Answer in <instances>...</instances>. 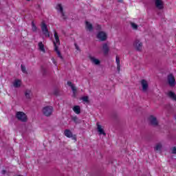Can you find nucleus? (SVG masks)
Instances as JSON below:
<instances>
[{
	"label": "nucleus",
	"instance_id": "nucleus-1",
	"mask_svg": "<svg viewBox=\"0 0 176 176\" xmlns=\"http://www.w3.org/2000/svg\"><path fill=\"white\" fill-rule=\"evenodd\" d=\"M54 36L55 38V41H54V50L57 53L58 56L60 58H63V56H61V54L60 53V50H58V47L60 46V38L57 32H54Z\"/></svg>",
	"mask_w": 176,
	"mask_h": 176
},
{
	"label": "nucleus",
	"instance_id": "nucleus-2",
	"mask_svg": "<svg viewBox=\"0 0 176 176\" xmlns=\"http://www.w3.org/2000/svg\"><path fill=\"white\" fill-rule=\"evenodd\" d=\"M41 31L46 38H49V36H50L49 30H47V25H46V23H45V21H43L41 23Z\"/></svg>",
	"mask_w": 176,
	"mask_h": 176
},
{
	"label": "nucleus",
	"instance_id": "nucleus-3",
	"mask_svg": "<svg viewBox=\"0 0 176 176\" xmlns=\"http://www.w3.org/2000/svg\"><path fill=\"white\" fill-rule=\"evenodd\" d=\"M43 113L45 116H50L53 113V107L47 106L43 109Z\"/></svg>",
	"mask_w": 176,
	"mask_h": 176
},
{
	"label": "nucleus",
	"instance_id": "nucleus-4",
	"mask_svg": "<svg viewBox=\"0 0 176 176\" xmlns=\"http://www.w3.org/2000/svg\"><path fill=\"white\" fill-rule=\"evenodd\" d=\"M16 118L21 122H27V115L24 112L19 111L16 113Z\"/></svg>",
	"mask_w": 176,
	"mask_h": 176
},
{
	"label": "nucleus",
	"instance_id": "nucleus-5",
	"mask_svg": "<svg viewBox=\"0 0 176 176\" xmlns=\"http://www.w3.org/2000/svg\"><path fill=\"white\" fill-rule=\"evenodd\" d=\"M97 126V131L99 135H107V133H105V130L104 129V126L101 125L100 123L96 124Z\"/></svg>",
	"mask_w": 176,
	"mask_h": 176
},
{
	"label": "nucleus",
	"instance_id": "nucleus-6",
	"mask_svg": "<svg viewBox=\"0 0 176 176\" xmlns=\"http://www.w3.org/2000/svg\"><path fill=\"white\" fill-rule=\"evenodd\" d=\"M97 38L99 39V41H107L108 36L104 32H99L97 34Z\"/></svg>",
	"mask_w": 176,
	"mask_h": 176
},
{
	"label": "nucleus",
	"instance_id": "nucleus-7",
	"mask_svg": "<svg viewBox=\"0 0 176 176\" xmlns=\"http://www.w3.org/2000/svg\"><path fill=\"white\" fill-rule=\"evenodd\" d=\"M134 47L136 50L140 52L142 50V43L140 40H136L133 43Z\"/></svg>",
	"mask_w": 176,
	"mask_h": 176
},
{
	"label": "nucleus",
	"instance_id": "nucleus-8",
	"mask_svg": "<svg viewBox=\"0 0 176 176\" xmlns=\"http://www.w3.org/2000/svg\"><path fill=\"white\" fill-rule=\"evenodd\" d=\"M141 86H142V91H144V93L148 91V81H146V80H141Z\"/></svg>",
	"mask_w": 176,
	"mask_h": 176
},
{
	"label": "nucleus",
	"instance_id": "nucleus-9",
	"mask_svg": "<svg viewBox=\"0 0 176 176\" xmlns=\"http://www.w3.org/2000/svg\"><path fill=\"white\" fill-rule=\"evenodd\" d=\"M168 83L170 86H175V78H174V76L172 74H170L168 76Z\"/></svg>",
	"mask_w": 176,
	"mask_h": 176
},
{
	"label": "nucleus",
	"instance_id": "nucleus-10",
	"mask_svg": "<svg viewBox=\"0 0 176 176\" xmlns=\"http://www.w3.org/2000/svg\"><path fill=\"white\" fill-rule=\"evenodd\" d=\"M85 28H86L87 31L91 32V31H93V25H91V23H90L89 21H85Z\"/></svg>",
	"mask_w": 176,
	"mask_h": 176
},
{
	"label": "nucleus",
	"instance_id": "nucleus-11",
	"mask_svg": "<svg viewBox=\"0 0 176 176\" xmlns=\"http://www.w3.org/2000/svg\"><path fill=\"white\" fill-rule=\"evenodd\" d=\"M155 6L157 9H163V0H155Z\"/></svg>",
	"mask_w": 176,
	"mask_h": 176
},
{
	"label": "nucleus",
	"instance_id": "nucleus-12",
	"mask_svg": "<svg viewBox=\"0 0 176 176\" xmlns=\"http://www.w3.org/2000/svg\"><path fill=\"white\" fill-rule=\"evenodd\" d=\"M56 10H58V13H60L61 16L64 17V11H63V6L61 4H57L56 6Z\"/></svg>",
	"mask_w": 176,
	"mask_h": 176
},
{
	"label": "nucleus",
	"instance_id": "nucleus-13",
	"mask_svg": "<svg viewBox=\"0 0 176 176\" xmlns=\"http://www.w3.org/2000/svg\"><path fill=\"white\" fill-rule=\"evenodd\" d=\"M38 50H40V52H41L42 53H46V48L45 47V45H43V43H38Z\"/></svg>",
	"mask_w": 176,
	"mask_h": 176
},
{
	"label": "nucleus",
	"instance_id": "nucleus-14",
	"mask_svg": "<svg viewBox=\"0 0 176 176\" xmlns=\"http://www.w3.org/2000/svg\"><path fill=\"white\" fill-rule=\"evenodd\" d=\"M149 122L150 123H151V124H154V125L157 124V120L153 116H151L149 117Z\"/></svg>",
	"mask_w": 176,
	"mask_h": 176
},
{
	"label": "nucleus",
	"instance_id": "nucleus-15",
	"mask_svg": "<svg viewBox=\"0 0 176 176\" xmlns=\"http://www.w3.org/2000/svg\"><path fill=\"white\" fill-rule=\"evenodd\" d=\"M21 86V80L19 79L14 80L13 82V87H20Z\"/></svg>",
	"mask_w": 176,
	"mask_h": 176
},
{
	"label": "nucleus",
	"instance_id": "nucleus-16",
	"mask_svg": "<svg viewBox=\"0 0 176 176\" xmlns=\"http://www.w3.org/2000/svg\"><path fill=\"white\" fill-rule=\"evenodd\" d=\"M74 112H75L76 113V115H79V113H80V107L76 105L74 107H73L72 108Z\"/></svg>",
	"mask_w": 176,
	"mask_h": 176
},
{
	"label": "nucleus",
	"instance_id": "nucleus-17",
	"mask_svg": "<svg viewBox=\"0 0 176 176\" xmlns=\"http://www.w3.org/2000/svg\"><path fill=\"white\" fill-rule=\"evenodd\" d=\"M64 135H65V137H67V138H72V132H71V131L66 129L64 131Z\"/></svg>",
	"mask_w": 176,
	"mask_h": 176
},
{
	"label": "nucleus",
	"instance_id": "nucleus-18",
	"mask_svg": "<svg viewBox=\"0 0 176 176\" xmlns=\"http://www.w3.org/2000/svg\"><path fill=\"white\" fill-rule=\"evenodd\" d=\"M67 85H68V86L72 87V91H73V93H74V94L75 96V94H76V87H75V86H74L72 85V82H71L69 81L67 82Z\"/></svg>",
	"mask_w": 176,
	"mask_h": 176
},
{
	"label": "nucleus",
	"instance_id": "nucleus-19",
	"mask_svg": "<svg viewBox=\"0 0 176 176\" xmlns=\"http://www.w3.org/2000/svg\"><path fill=\"white\" fill-rule=\"evenodd\" d=\"M90 60L91 63H93L94 64H96V65H98V64H100V60L94 58V56H91Z\"/></svg>",
	"mask_w": 176,
	"mask_h": 176
},
{
	"label": "nucleus",
	"instance_id": "nucleus-20",
	"mask_svg": "<svg viewBox=\"0 0 176 176\" xmlns=\"http://www.w3.org/2000/svg\"><path fill=\"white\" fill-rule=\"evenodd\" d=\"M116 63L117 64V69L119 72L120 71V59L119 58V56H116Z\"/></svg>",
	"mask_w": 176,
	"mask_h": 176
},
{
	"label": "nucleus",
	"instance_id": "nucleus-21",
	"mask_svg": "<svg viewBox=\"0 0 176 176\" xmlns=\"http://www.w3.org/2000/svg\"><path fill=\"white\" fill-rule=\"evenodd\" d=\"M168 97H170V98H171L172 100H174L175 101H176V95L174 92L173 91H169L168 93Z\"/></svg>",
	"mask_w": 176,
	"mask_h": 176
},
{
	"label": "nucleus",
	"instance_id": "nucleus-22",
	"mask_svg": "<svg viewBox=\"0 0 176 176\" xmlns=\"http://www.w3.org/2000/svg\"><path fill=\"white\" fill-rule=\"evenodd\" d=\"M102 50L104 54H108V52H109V47H108V45L104 44L102 47Z\"/></svg>",
	"mask_w": 176,
	"mask_h": 176
},
{
	"label": "nucleus",
	"instance_id": "nucleus-23",
	"mask_svg": "<svg viewBox=\"0 0 176 176\" xmlns=\"http://www.w3.org/2000/svg\"><path fill=\"white\" fill-rule=\"evenodd\" d=\"M25 96L26 98H31V96H32V92L31 91V90H27L25 92Z\"/></svg>",
	"mask_w": 176,
	"mask_h": 176
},
{
	"label": "nucleus",
	"instance_id": "nucleus-24",
	"mask_svg": "<svg viewBox=\"0 0 176 176\" xmlns=\"http://www.w3.org/2000/svg\"><path fill=\"white\" fill-rule=\"evenodd\" d=\"M32 30L34 32H36V31H38V28L36 27V25L34 22L32 23Z\"/></svg>",
	"mask_w": 176,
	"mask_h": 176
},
{
	"label": "nucleus",
	"instance_id": "nucleus-25",
	"mask_svg": "<svg viewBox=\"0 0 176 176\" xmlns=\"http://www.w3.org/2000/svg\"><path fill=\"white\" fill-rule=\"evenodd\" d=\"M162 144L158 143L155 145V151H160V149H162Z\"/></svg>",
	"mask_w": 176,
	"mask_h": 176
},
{
	"label": "nucleus",
	"instance_id": "nucleus-26",
	"mask_svg": "<svg viewBox=\"0 0 176 176\" xmlns=\"http://www.w3.org/2000/svg\"><path fill=\"white\" fill-rule=\"evenodd\" d=\"M80 100L83 101V102H89V97L87 96H82Z\"/></svg>",
	"mask_w": 176,
	"mask_h": 176
},
{
	"label": "nucleus",
	"instance_id": "nucleus-27",
	"mask_svg": "<svg viewBox=\"0 0 176 176\" xmlns=\"http://www.w3.org/2000/svg\"><path fill=\"white\" fill-rule=\"evenodd\" d=\"M131 25L133 30H137L138 28V25L134 23H131Z\"/></svg>",
	"mask_w": 176,
	"mask_h": 176
},
{
	"label": "nucleus",
	"instance_id": "nucleus-28",
	"mask_svg": "<svg viewBox=\"0 0 176 176\" xmlns=\"http://www.w3.org/2000/svg\"><path fill=\"white\" fill-rule=\"evenodd\" d=\"M21 67L22 72H23V73H25V66L22 65L21 66Z\"/></svg>",
	"mask_w": 176,
	"mask_h": 176
},
{
	"label": "nucleus",
	"instance_id": "nucleus-29",
	"mask_svg": "<svg viewBox=\"0 0 176 176\" xmlns=\"http://www.w3.org/2000/svg\"><path fill=\"white\" fill-rule=\"evenodd\" d=\"M172 153H176V147L172 148Z\"/></svg>",
	"mask_w": 176,
	"mask_h": 176
},
{
	"label": "nucleus",
	"instance_id": "nucleus-30",
	"mask_svg": "<svg viewBox=\"0 0 176 176\" xmlns=\"http://www.w3.org/2000/svg\"><path fill=\"white\" fill-rule=\"evenodd\" d=\"M73 120H74V122H76V120H78V118L76 117H74Z\"/></svg>",
	"mask_w": 176,
	"mask_h": 176
},
{
	"label": "nucleus",
	"instance_id": "nucleus-31",
	"mask_svg": "<svg viewBox=\"0 0 176 176\" xmlns=\"http://www.w3.org/2000/svg\"><path fill=\"white\" fill-rule=\"evenodd\" d=\"M101 29V26L100 25H98L97 30H100Z\"/></svg>",
	"mask_w": 176,
	"mask_h": 176
},
{
	"label": "nucleus",
	"instance_id": "nucleus-32",
	"mask_svg": "<svg viewBox=\"0 0 176 176\" xmlns=\"http://www.w3.org/2000/svg\"><path fill=\"white\" fill-rule=\"evenodd\" d=\"M76 49L77 50H79V47H78V45H76Z\"/></svg>",
	"mask_w": 176,
	"mask_h": 176
},
{
	"label": "nucleus",
	"instance_id": "nucleus-33",
	"mask_svg": "<svg viewBox=\"0 0 176 176\" xmlns=\"http://www.w3.org/2000/svg\"><path fill=\"white\" fill-rule=\"evenodd\" d=\"M74 140H76V138H74Z\"/></svg>",
	"mask_w": 176,
	"mask_h": 176
},
{
	"label": "nucleus",
	"instance_id": "nucleus-34",
	"mask_svg": "<svg viewBox=\"0 0 176 176\" xmlns=\"http://www.w3.org/2000/svg\"><path fill=\"white\" fill-rule=\"evenodd\" d=\"M120 2H122V0H120Z\"/></svg>",
	"mask_w": 176,
	"mask_h": 176
},
{
	"label": "nucleus",
	"instance_id": "nucleus-35",
	"mask_svg": "<svg viewBox=\"0 0 176 176\" xmlns=\"http://www.w3.org/2000/svg\"><path fill=\"white\" fill-rule=\"evenodd\" d=\"M26 1H30V0H26Z\"/></svg>",
	"mask_w": 176,
	"mask_h": 176
}]
</instances>
